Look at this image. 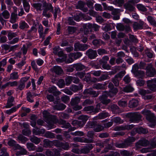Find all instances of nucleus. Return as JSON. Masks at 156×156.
I'll use <instances>...</instances> for the list:
<instances>
[{"mask_svg":"<svg viewBox=\"0 0 156 156\" xmlns=\"http://www.w3.org/2000/svg\"><path fill=\"white\" fill-rule=\"evenodd\" d=\"M101 70H93L90 72V73L96 76H99L101 74Z\"/></svg>","mask_w":156,"mask_h":156,"instance_id":"69168bd1","label":"nucleus"},{"mask_svg":"<svg viewBox=\"0 0 156 156\" xmlns=\"http://www.w3.org/2000/svg\"><path fill=\"white\" fill-rule=\"evenodd\" d=\"M75 142H79L81 143H93V140L92 139H89L84 137H76L73 138Z\"/></svg>","mask_w":156,"mask_h":156,"instance_id":"ddd939ff","label":"nucleus"},{"mask_svg":"<svg viewBox=\"0 0 156 156\" xmlns=\"http://www.w3.org/2000/svg\"><path fill=\"white\" fill-rule=\"evenodd\" d=\"M144 22L140 20L138 22L133 23L129 20L127 19V32L131 31V27L133 26L134 30L141 29L143 28Z\"/></svg>","mask_w":156,"mask_h":156,"instance_id":"20e7f679","label":"nucleus"},{"mask_svg":"<svg viewBox=\"0 0 156 156\" xmlns=\"http://www.w3.org/2000/svg\"><path fill=\"white\" fill-rule=\"evenodd\" d=\"M43 147L45 148L51 147L53 145L56 147L57 145V140L51 141L48 139H44L43 140Z\"/></svg>","mask_w":156,"mask_h":156,"instance_id":"9d476101","label":"nucleus"},{"mask_svg":"<svg viewBox=\"0 0 156 156\" xmlns=\"http://www.w3.org/2000/svg\"><path fill=\"white\" fill-rule=\"evenodd\" d=\"M14 98L12 96L9 97L7 100L6 105L5 107L6 108H9L14 105L12 103L14 101Z\"/></svg>","mask_w":156,"mask_h":156,"instance_id":"4be33fe9","label":"nucleus"},{"mask_svg":"<svg viewBox=\"0 0 156 156\" xmlns=\"http://www.w3.org/2000/svg\"><path fill=\"white\" fill-rule=\"evenodd\" d=\"M108 94V91H105L101 96H99V99L102 104L107 105L110 102V100L107 99V97H109Z\"/></svg>","mask_w":156,"mask_h":156,"instance_id":"0eeeda50","label":"nucleus"},{"mask_svg":"<svg viewBox=\"0 0 156 156\" xmlns=\"http://www.w3.org/2000/svg\"><path fill=\"white\" fill-rule=\"evenodd\" d=\"M86 54L88 58L90 59L94 58L98 55L96 51L90 49L87 51Z\"/></svg>","mask_w":156,"mask_h":156,"instance_id":"f8f14e48","label":"nucleus"},{"mask_svg":"<svg viewBox=\"0 0 156 156\" xmlns=\"http://www.w3.org/2000/svg\"><path fill=\"white\" fill-rule=\"evenodd\" d=\"M74 50L84 51L87 49L89 46L87 44H81L79 42H77L74 44Z\"/></svg>","mask_w":156,"mask_h":156,"instance_id":"423d86ee","label":"nucleus"},{"mask_svg":"<svg viewBox=\"0 0 156 156\" xmlns=\"http://www.w3.org/2000/svg\"><path fill=\"white\" fill-rule=\"evenodd\" d=\"M83 87L82 84H79L78 85L75 84L72 85L70 87V90L74 92H76L81 90Z\"/></svg>","mask_w":156,"mask_h":156,"instance_id":"412c9836","label":"nucleus"},{"mask_svg":"<svg viewBox=\"0 0 156 156\" xmlns=\"http://www.w3.org/2000/svg\"><path fill=\"white\" fill-rule=\"evenodd\" d=\"M47 90L49 93H52L55 96H57L61 94V92L58 91L56 87L54 86L49 87Z\"/></svg>","mask_w":156,"mask_h":156,"instance_id":"6ab92c4d","label":"nucleus"},{"mask_svg":"<svg viewBox=\"0 0 156 156\" xmlns=\"http://www.w3.org/2000/svg\"><path fill=\"white\" fill-rule=\"evenodd\" d=\"M103 129V127L102 126L96 124L94 128V130L96 132H99Z\"/></svg>","mask_w":156,"mask_h":156,"instance_id":"6e6d98bb","label":"nucleus"},{"mask_svg":"<svg viewBox=\"0 0 156 156\" xmlns=\"http://www.w3.org/2000/svg\"><path fill=\"white\" fill-rule=\"evenodd\" d=\"M147 83L148 87L151 90V91H154L156 90V85L151 83V81H147Z\"/></svg>","mask_w":156,"mask_h":156,"instance_id":"bb28decb","label":"nucleus"},{"mask_svg":"<svg viewBox=\"0 0 156 156\" xmlns=\"http://www.w3.org/2000/svg\"><path fill=\"white\" fill-rule=\"evenodd\" d=\"M22 1L25 11L27 12H28L30 9L29 4L26 0H22Z\"/></svg>","mask_w":156,"mask_h":156,"instance_id":"f704fd0d","label":"nucleus"},{"mask_svg":"<svg viewBox=\"0 0 156 156\" xmlns=\"http://www.w3.org/2000/svg\"><path fill=\"white\" fill-rule=\"evenodd\" d=\"M27 100L29 102L32 103L34 102L33 100V95L31 94L30 92H29L27 93Z\"/></svg>","mask_w":156,"mask_h":156,"instance_id":"de8ad7c7","label":"nucleus"},{"mask_svg":"<svg viewBox=\"0 0 156 156\" xmlns=\"http://www.w3.org/2000/svg\"><path fill=\"white\" fill-rule=\"evenodd\" d=\"M109 59V57L107 56H104L100 60V63L101 64L106 63Z\"/></svg>","mask_w":156,"mask_h":156,"instance_id":"052dcab7","label":"nucleus"},{"mask_svg":"<svg viewBox=\"0 0 156 156\" xmlns=\"http://www.w3.org/2000/svg\"><path fill=\"white\" fill-rule=\"evenodd\" d=\"M134 74L137 77L141 78H142L145 75L144 72L142 70H139Z\"/></svg>","mask_w":156,"mask_h":156,"instance_id":"a19ab883","label":"nucleus"},{"mask_svg":"<svg viewBox=\"0 0 156 156\" xmlns=\"http://www.w3.org/2000/svg\"><path fill=\"white\" fill-rule=\"evenodd\" d=\"M129 118V120L132 122H138L141 119V116L138 112L127 113V117Z\"/></svg>","mask_w":156,"mask_h":156,"instance_id":"39448f33","label":"nucleus"},{"mask_svg":"<svg viewBox=\"0 0 156 156\" xmlns=\"http://www.w3.org/2000/svg\"><path fill=\"white\" fill-rule=\"evenodd\" d=\"M57 55L59 57H63V58L62 59L59 58H57L56 59V60L58 62H62L63 61H64L66 60V58H67L66 55L64 54L63 51L61 50V48L60 50L58 52V53Z\"/></svg>","mask_w":156,"mask_h":156,"instance_id":"aec40b11","label":"nucleus"},{"mask_svg":"<svg viewBox=\"0 0 156 156\" xmlns=\"http://www.w3.org/2000/svg\"><path fill=\"white\" fill-rule=\"evenodd\" d=\"M149 144V142L144 139H142L136 143V146L137 148H139L140 146L146 147Z\"/></svg>","mask_w":156,"mask_h":156,"instance_id":"2eb2a0df","label":"nucleus"},{"mask_svg":"<svg viewBox=\"0 0 156 156\" xmlns=\"http://www.w3.org/2000/svg\"><path fill=\"white\" fill-rule=\"evenodd\" d=\"M109 78L110 77L108 74H104L102 75L100 77L95 79L96 80V81H100L108 80Z\"/></svg>","mask_w":156,"mask_h":156,"instance_id":"473e14b6","label":"nucleus"},{"mask_svg":"<svg viewBox=\"0 0 156 156\" xmlns=\"http://www.w3.org/2000/svg\"><path fill=\"white\" fill-rule=\"evenodd\" d=\"M116 28L119 31H123L126 28V26H125L121 23H118L116 24Z\"/></svg>","mask_w":156,"mask_h":156,"instance_id":"58836bf2","label":"nucleus"},{"mask_svg":"<svg viewBox=\"0 0 156 156\" xmlns=\"http://www.w3.org/2000/svg\"><path fill=\"white\" fill-rule=\"evenodd\" d=\"M147 72V75L150 77H153L156 74V71L151 64H148L146 68Z\"/></svg>","mask_w":156,"mask_h":156,"instance_id":"1a4fd4ad","label":"nucleus"},{"mask_svg":"<svg viewBox=\"0 0 156 156\" xmlns=\"http://www.w3.org/2000/svg\"><path fill=\"white\" fill-rule=\"evenodd\" d=\"M61 99L64 103H66L69 101V98L68 96L64 95L62 97Z\"/></svg>","mask_w":156,"mask_h":156,"instance_id":"774afa93","label":"nucleus"},{"mask_svg":"<svg viewBox=\"0 0 156 156\" xmlns=\"http://www.w3.org/2000/svg\"><path fill=\"white\" fill-rule=\"evenodd\" d=\"M142 113L147 115L146 119L150 122L149 126L153 127L156 125V117L149 110H145L142 112Z\"/></svg>","mask_w":156,"mask_h":156,"instance_id":"7ed1b4c3","label":"nucleus"},{"mask_svg":"<svg viewBox=\"0 0 156 156\" xmlns=\"http://www.w3.org/2000/svg\"><path fill=\"white\" fill-rule=\"evenodd\" d=\"M30 140L32 142L36 144H38L41 141L40 138H38L35 136L30 137Z\"/></svg>","mask_w":156,"mask_h":156,"instance_id":"cd10ccee","label":"nucleus"},{"mask_svg":"<svg viewBox=\"0 0 156 156\" xmlns=\"http://www.w3.org/2000/svg\"><path fill=\"white\" fill-rule=\"evenodd\" d=\"M16 36L17 34L16 33L11 31L9 32L8 35V39L9 40H11L12 38L16 37Z\"/></svg>","mask_w":156,"mask_h":156,"instance_id":"680f3d73","label":"nucleus"},{"mask_svg":"<svg viewBox=\"0 0 156 156\" xmlns=\"http://www.w3.org/2000/svg\"><path fill=\"white\" fill-rule=\"evenodd\" d=\"M138 105V100L133 99L129 102V106L130 108L134 107L137 106Z\"/></svg>","mask_w":156,"mask_h":156,"instance_id":"c85d7f7f","label":"nucleus"},{"mask_svg":"<svg viewBox=\"0 0 156 156\" xmlns=\"http://www.w3.org/2000/svg\"><path fill=\"white\" fill-rule=\"evenodd\" d=\"M66 107L65 105L63 104H60L55 105L54 106V108L57 110H63L66 108Z\"/></svg>","mask_w":156,"mask_h":156,"instance_id":"e433bc0d","label":"nucleus"},{"mask_svg":"<svg viewBox=\"0 0 156 156\" xmlns=\"http://www.w3.org/2000/svg\"><path fill=\"white\" fill-rule=\"evenodd\" d=\"M91 31H92V29H93L95 31H98L100 28V26L95 23L92 24L89 23Z\"/></svg>","mask_w":156,"mask_h":156,"instance_id":"37998d69","label":"nucleus"},{"mask_svg":"<svg viewBox=\"0 0 156 156\" xmlns=\"http://www.w3.org/2000/svg\"><path fill=\"white\" fill-rule=\"evenodd\" d=\"M57 84L60 88H62L65 86V84L64 80L61 79L58 81Z\"/></svg>","mask_w":156,"mask_h":156,"instance_id":"338daca9","label":"nucleus"},{"mask_svg":"<svg viewBox=\"0 0 156 156\" xmlns=\"http://www.w3.org/2000/svg\"><path fill=\"white\" fill-rule=\"evenodd\" d=\"M94 101L93 100L90 99H87L82 103V105L85 106L88 105H90L93 104Z\"/></svg>","mask_w":156,"mask_h":156,"instance_id":"603ef678","label":"nucleus"},{"mask_svg":"<svg viewBox=\"0 0 156 156\" xmlns=\"http://www.w3.org/2000/svg\"><path fill=\"white\" fill-rule=\"evenodd\" d=\"M105 86L103 84L98 83L94 84L93 87L94 89L98 90L104 88Z\"/></svg>","mask_w":156,"mask_h":156,"instance_id":"3c124183","label":"nucleus"},{"mask_svg":"<svg viewBox=\"0 0 156 156\" xmlns=\"http://www.w3.org/2000/svg\"><path fill=\"white\" fill-rule=\"evenodd\" d=\"M2 15L5 19H8L10 17V13L7 10H5L2 13Z\"/></svg>","mask_w":156,"mask_h":156,"instance_id":"e2e57ef3","label":"nucleus"},{"mask_svg":"<svg viewBox=\"0 0 156 156\" xmlns=\"http://www.w3.org/2000/svg\"><path fill=\"white\" fill-rule=\"evenodd\" d=\"M43 6L44 10L42 15L48 18H49L52 16L50 12L52 13L55 19L57 17V15L60 13L61 10L59 8L58 6L54 8L51 3L44 2L43 3Z\"/></svg>","mask_w":156,"mask_h":156,"instance_id":"f257e3e1","label":"nucleus"},{"mask_svg":"<svg viewBox=\"0 0 156 156\" xmlns=\"http://www.w3.org/2000/svg\"><path fill=\"white\" fill-rule=\"evenodd\" d=\"M45 154L47 156H60V155L59 151L56 149H47Z\"/></svg>","mask_w":156,"mask_h":156,"instance_id":"6e6552de","label":"nucleus"},{"mask_svg":"<svg viewBox=\"0 0 156 156\" xmlns=\"http://www.w3.org/2000/svg\"><path fill=\"white\" fill-rule=\"evenodd\" d=\"M136 6L138 10L140 11L144 12L147 10L146 8L142 4H138L136 5Z\"/></svg>","mask_w":156,"mask_h":156,"instance_id":"4d7b16f0","label":"nucleus"},{"mask_svg":"<svg viewBox=\"0 0 156 156\" xmlns=\"http://www.w3.org/2000/svg\"><path fill=\"white\" fill-rule=\"evenodd\" d=\"M7 63L6 59L4 58L0 62V72L2 73L5 70V69L2 67V66H4L6 65Z\"/></svg>","mask_w":156,"mask_h":156,"instance_id":"c9c22d12","label":"nucleus"},{"mask_svg":"<svg viewBox=\"0 0 156 156\" xmlns=\"http://www.w3.org/2000/svg\"><path fill=\"white\" fill-rule=\"evenodd\" d=\"M85 4L86 3L82 1H79L78 2L76 7L77 9H80L84 12H86L88 11V9L87 7H84Z\"/></svg>","mask_w":156,"mask_h":156,"instance_id":"dca6fc26","label":"nucleus"},{"mask_svg":"<svg viewBox=\"0 0 156 156\" xmlns=\"http://www.w3.org/2000/svg\"><path fill=\"white\" fill-rule=\"evenodd\" d=\"M147 19L151 24L156 27V21L153 17L151 16H148Z\"/></svg>","mask_w":156,"mask_h":156,"instance_id":"c03bdc74","label":"nucleus"},{"mask_svg":"<svg viewBox=\"0 0 156 156\" xmlns=\"http://www.w3.org/2000/svg\"><path fill=\"white\" fill-rule=\"evenodd\" d=\"M88 119V116L86 115H80L78 117V119L81 120L85 123Z\"/></svg>","mask_w":156,"mask_h":156,"instance_id":"0e129e2a","label":"nucleus"},{"mask_svg":"<svg viewBox=\"0 0 156 156\" xmlns=\"http://www.w3.org/2000/svg\"><path fill=\"white\" fill-rule=\"evenodd\" d=\"M118 90L117 88H114L110 90L109 92L108 91V95L110 97H112L114 96L118 92Z\"/></svg>","mask_w":156,"mask_h":156,"instance_id":"2f4dec72","label":"nucleus"},{"mask_svg":"<svg viewBox=\"0 0 156 156\" xmlns=\"http://www.w3.org/2000/svg\"><path fill=\"white\" fill-rule=\"evenodd\" d=\"M27 147L30 151H34L35 150L36 146L32 143H27Z\"/></svg>","mask_w":156,"mask_h":156,"instance_id":"ea45409f","label":"nucleus"},{"mask_svg":"<svg viewBox=\"0 0 156 156\" xmlns=\"http://www.w3.org/2000/svg\"><path fill=\"white\" fill-rule=\"evenodd\" d=\"M56 147L61 148L65 150H67L69 148V144L68 143H63L57 140Z\"/></svg>","mask_w":156,"mask_h":156,"instance_id":"f3484780","label":"nucleus"},{"mask_svg":"<svg viewBox=\"0 0 156 156\" xmlns=\"http://www.w3.org/2000/svg\"><path fill=\"white\" fill-rule=\"evenodd\" d=\"M109 116V113L106 112H102L98 115V117L100 119H102L105 118Z\"/></svg>","mask_w":156,"mask_h":156,"instance_id":"a18cd8bd","label":"nucleus"},{"mask_svg":"<svg viewBox=\"0 0 156 156\" xmlns=\"http://www.w3.org/2000/svg\"><path fill=\"white\" fill-rule=\"evenodd\" d=\"M43 115L45 121L48 124V129L54 128V124L58 122V120L56 117L51 115L50 113L46 110L43 112Z\"/></svg>","mask_w":156,"mask_h":156,"instance_id":"f03ea898","label":"nucleus"},{"mask_svg":"<svg viewBox=\"0 0 156 156\" xmlns=\"http://www.w3.org/2000/svg\"><path fill=\"white\" fill-rule=\"evenodd\" d=\"M102 29L103 30L105 31H108L112 29V26L110 24H105L102 27Z\"/></svg>","mask_w":156,"mask_h":156,"instance_id":"49530a36","label":"nucleus"},{"mask_svg":"<svg viewBox=\"0 0 156 156\" xmlns=\"http://www.w3.org/2000/svg\"><path fill=\"white\" fill-rule=\"evenodd\" d=\"M112 111L115 113H118L119 111V108L116 105H111L110 107Z\"/></svg>","mask_w":156,"mask_h":156,"instance_id":"09e8293b","label":"nucleus"},{"mask_svg":"<svg viewBox=\"0 0 156 156\" xmlns=\"http://www.w3.org/2000/svg\"><path fill=\"white\" fill-rule=\"evenodd\" d=\"M29 25L24 21H21L19 23V28L22 29H26L29 28Z\"/></svg>","mask_w":156,"mask_h":156,"instance_id":"7c9ffc66","label":"nucleus"},{"mask_svg":"<svg viewBox=\"0 0 156 156\" xmlns=\"http://www.w3.org/2000/svg\"><path fill=\"white\" fill-rule=\"evenodd\" d=\"M8 144L9 146L14 147L15 148H16L17 145H19L18 144H16V142L12 139L9 140H8Z\"/></svg>","mask_w":156,"mask_h":156,"instance_id":"864d4df0","label":"nucleus"},{"mask_svg":"<svg viewBox=\"0 0 156 156\" xmlns=\"http://www.w3.org/2000/svg\"><path fill=\"white\" fill-rule=\"evenodd\" d=\"M52 72H55L58 75L61 74L62 72L61 68L57 66H54L51 69Z\"/></svg>","mask_w":156,"mask_h":156,"instance_id":"a878e982","label":"nucleus"},{"mask_svg":"<svg viewBox=\"0 0 156 156\" xmlns=\"http://www.w3.org/2000/svg\"><path fill=\"white\" fill-rule=\"evenodd\" d=\"M73 67L77 71H81L86 69V67L81 63L75 64L73 65Z\"/></svg>","mask_w":156,"mask_h":156,"instance_id":"393cba45","label":"nucleus"},{"mask_svg":"<svg viewBox=\"0 0 156 156\" xmlns=\"http://www.w3.org/2000/svg\"><path fill=\"white\" fill-rule=\"evenodd\" d=\"M15 149H18L20 150L19 151H17L16 154V155L17 156L25 154L27 153V151L19 145H17L16 148Z\"/></svg>","mask_w":156,"mask_h":156,"instance_id":"a211bd4d","label":"nucleus"},{"mask_svg":"<svg viewBox=\"0 0 156 156\" xmlns=\"http://www.w3.org/2000/svg\"><path fill=\"white\" fill-rule=\"evenodd\" d=\"M80 98L78 97H76L74 98H72L70 102L71 105L72 106L78 105L80 101Z\"/></svg>","mask_w":156,"mask_h":156,"instance_id":"c756f323","label":"nucleus"},{"mask_svg":"<svg viewBox=\"0 0 156 156\" xmlns=\"http://www.w3.org/2000/svg\"><path fill=\"white\" fill-rule=\"evenodd\" d=\"M58 122L59 124L62 125V127L63 128H65L67 129L69 128L70 126V124L68 122H67L66 121L63 120H60L57 122Z\"/></svg>","mask_w":156,"mask_h":156,"instance_id":"b1692460","label":"nucleus"},{"mask_svg":"<svg viewBox=\"0 0 156 156\" xmlns=\"http://www.w3.org/2000/svg\"><path fill=\"white\" fill-rule=\"evenodd\" d=\"M73 53H70L69 55V58L64 61L66 63H69L72 62L74 60V56Z\"/></svg>","mask_w":156,"mask_h":156,"instance_id":"79ce46f5","label":"nucleus"},{"mask_svg":"<svg viewBox=\"0 0 156 156\" xmlns=\"http://www.w3.org/2000/svg\"><path fill=\"white\" fill-rule=\"evenodd\" d=\"M139 93L141 95H144L147 94L151 93V92L149 90H145L141 89L140 90Z\"/></svg>","mask_w":156,"mask_h":156,"instance_id":"13d9d810","label":"nucleus"},{"mask_svg":"<svg viewBox=\"0 0 156 156\" xmlns=\"http://www.w3.org/2000/svg\"><path fill=\"white\" fill-rule=\"evenodd\" d=\"M19 77L18 73L17 72H13L11 73L9 75V80H16Z\"/></svg>","mask_w":156,"mask_h":156,"instance_id":"72a5a7b5","label":"nucleus"},{"mask_svg":"<svg viewBox=\"0 0 156 156\" xmlns=\"http://www.w3.org/2000/svg\"><path fill=\"white\" fill-rule=\"evenodd\" d=\"M83 94L84 95H87L88 94L92 95L93 97H97L99 94L98 92L96 91L93 90V89L91 88H89L86 89L84 90L83 93Z\"/></svg>","mask_w":156,"mask_h":156,"instance_id":"4468645a","label":"nucleus"},{"mask_svg":"<svg viewBox=\"0 0 156 156\" xmlns=\"http://www.w3.org/2000/svg\"><path fill=\"white\" fill-rule=\"evenodd\" d=\"M129 40L133 42L137 43L138 40L136 37L134 35L130 34H128Z\"/></svg>","mask_w":156,"mask_h":156,"instance_id":"bf43d9fd","label":"nucleus"},{"mask_svg":"<svg viewBox=\"0 0 156 156\" xmlns=\"http://www.w3.org/2000/svg\"><path fill=\"white\" fill-rule=\"evenodd\" d=\"M83 28L84 33L85 35L88 34L89 33L90 30V32H91L90 27L89 23L84 24L83 26Z\"/></svg>","mask_w":156,"mask_h":156,"instance_id":"5701e85b","label":"nucleus"},{"mask_svg":"<svg viewBox=\"0 0 156 156\" xmlns=\"http://www.w3.org/2000/svg\"><path fill=\"white\" fill-rule=\"evenodd\" d=\"M148 132V130L145 129L142 127L139 128H134L131 132V135L133 136L136 133H142L146 134Z\"/></svg>","mask_w":156,"mask_h":156,"instance_id":"9b49d317","label":"nucleus"},{"mask_svg":"<svg viewBox=\"0 0 156 156\" xmlns=\"http://www.w3.org/2000/svg\"><path fill=\"white\" fill-rule=\"evenodd\" d=\"M18 139L20 141H21L23 143H24L28 140L27 138L25 137L22 135H19L18 137Z\"/></svg>","mask_w":156,"mask_h":156,"instance_id":"5fc2aeb1","label":"nucleus"},{"mask_svg":"<svg viewBox=\"0 0 156 156\" xmlns=\"http://www.w3.org/2000/svg\"><path fill=\"white\" fill-rule=\"evenodd\" d=\"M17 19V14L14 13H12L11 15L10 22L12 23H14L16 21Z\"/></svg>","mask_w":156,"mask_h":156,"instance_id":"8fccbe9b","label":"nucleus"},{"mask_svg":"<svg viewBox=\"0 0 156 156\" xmlns=\"http://www.w3.org/2000/svg\"><path fill=\"white\" fill-rule=\"evenodd\" d=\"M33 6L37 10L41 11L44 10V7H42V4L39 3H34L33 5ZM42 7H43L42 6Z\"/></svg>","mask_w":156,"mask_h":156,"instance_id":"4c0bfd02","label":"nucleus"}]
</instances>
